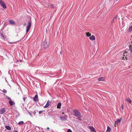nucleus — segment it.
Masks as SVG:
<instances>
[{
  "label": "nucleus",
  "mask_w": 132,
  "mask_h": 132,
  "mask_svg": "<svg viewBox=\"0 0 132 132\" xmlns=\"http://www.w3.org/2000/svg\"><path fill=\"white\" fill-rule=\"evenodd\" d=\"M73 115L77 117L79 120H81V116L80 113L77 110H74L73 111Z\"/></svg>",
  "instance_id": "nucleus-1"
},
{
  "label": "nucleus",
  "mask_w": 132,
  "mask_h": 132,
  "mask_svg": "<svg viewBox=\"0 0 132 132\" xmlns=\"http://www.w3.org/2000/svg\"><path fill=\"white\" fill-rule=\"evenodd\" d=\"M41 46L42 49H45L48 48L49 46V44L47 43V42L45 41L42 42Z\"/></svg>",
  "instance_id": "nucleus-2"
},
{
  "label": "nucleus",
  "mask_w": 132,
  "mask_h": 132,
  "mask_svg": "<svg viewBox=\"0 0 132 132\" xmlns=\"http://www.w3.org/2000/svg\"><path fill=\"white\" fill-rule=\"evenodd\" d=\"M31 21L30 20L29 22H28V24L27 27L26 29V33H27L30 30L31 26Z\"/></svg>",
  "instance_id": "nucleus-3"
},
{
  "label": "nucleus",
  "mask_w": 132,
  "mask_h": 132,
  "mask_svg": "<svg viewBox=\"0 0 132 132\" xmlns=\"http://www.w3.org/2000/svg\"><path fill=\"white\" fill-rule=\"evenodd\" d=\"M0 4L1 6L4 9H5L6 8V6L3 0H0Z\"/></svg>",
  "instance_id": "nucleus-4"
},
{
  "label": "nucleus",
  "mask_w": 132,
  "mask_h": 132,
  "mask_svg": "<svg viewBox=\"0 0 132 132\" xmlns=\"http://www.w3.org/2000/svg\"><path fill=\"white\" fill-rule=\"evenodd\" d=\"M5 109L4 108L0 109V114H3L5 112Z\"/></svg>",
  "instance_id": "nucleus-5"
},
{
  "label": "nucleus",
  "mask_w": 132,
  "mask_h": 132,
  "mask_svg": "<svg viewBox=\"0 0 132 132\" xmlns=\"http://www.w3.org/2000/svg\"><path fill=\"white\" fill-rule=\"evenodd\" d=\"M51 103V102H50V101L48 100L47 102V103L46 105L44 106V108H46L48 107L50 105V103Z\"/></svg>",
  "instance_id": "nucleus-6"
},
{
  "label": "nucleus",
  "mask_w": 132,
  "mask_h": 132,
  "mask_svg": "<svg viewBox=\"0 0 132 132\" xmlns=\"http://www.w3.org/2000/svg\"><path fill=\"white\" fill-rule=\"evenodd\" d=\"M121 119L120 118V119H117V120L116 121H115V125H117L119 123L121 120Z\"/></svg>",
  "instance_id": "nucleus-7"
},
{
  "label": "nucleus",
  "mask_w": 132,
  "mask_h": 132,
  "mask_svg": "<svg viewBox=\"0 0 132 132\" xmlns=\"http://www.w3.org/2000/svg\"><path fill=\"white\" fill-rule=\"evenodd\" d=\"M33 99L34 101L35 102H37L38 101V96L37 94L35 95V97L33 98Z\"/></svg>",
  "instance_id": "nucleus-8"
},
{
  "label": "nucleus",
  "mask_w": 132,
  "mask_h": 132,
  "mask_svg": "<svg viewBox=\"0 0 132 132\" xmlns=\"http://www.w3.org/2000/svg\"><path fill=\"white\" fill-rule=\"evenodd\" d=\"M88 128L89 129L91 130L94 132H96L95 130V128L92 126H89Z\"/></svg>",
  "instance_id": "nucleus-9"
},
{
  "label": "nucleus",
  "mask_w": 132,
  "mask_h": 132,
  "mask_svg": "<svg viewBox=\"0 0 132 132\" xmlns=\"http://www.w3.org/2000/svg\"><path fill=\"white\" fill-rule=\"evenodd\" d=\"M118 16V15H117L115 17H114L113 19L112 22V23H113V22H115L116 21Z\"/></svg>",
  "instance_id": "nucleus-10"
},
{
  "label": "nucleus",
  "mask_w": 132,
  "mask_h": 132,
  "mask_svg": "<svg viewBox=\"0 0 132 132\" xmlns=\"http://www.w3.org/2000/svg\"><path fill=\"white\" fill-rule=\"evenodd\" d=\"M60 118L61 120L62 121H65L67 120V119L64 117L60 116Z\"/></svg>",
  "instance_id": "nucleus-11"
},
{
  "label": "nucleus",
  "mask_w": 132,
  "mask_h": 132,
  "mask_svg": "<svg viewBox=\"0 0 132 132\" xmlns=\"http://www.w3.org/2000/svg\"><path fill=\"white\" fill-rule=\"evenodd\" d=\"M89 39L90 40H94L95 39V37L94 35H92L89 37Z\"/></svg>",
  "instance_id": "nucleus-12"
},
{
  "label": "nucleus",
  "mask_w": 132,
  "mask_h": 132,
  "mask_svg": "<svg viewBox=\"0 0 132 132\" xmlns=\"http://www.w3.org/2000/svg\"><path fill=\"white\" fill-rule=\"evenodd\" d=\"M9 102L11 106H12L14 104H15L11 100L9 101Z\"/></svg>",
  "instance_id": "nucleus-13"
},
{
  "label": "nucleus",
  "mask_w": 132,
  "mask_h": 132,
  "mask_svg": "<svg viewBox=\"0 0 132 132\" xmlns=\"http://www.w3.org/2000/svg\"><path fill=\"white\" fill-rule=\"evenodd\" d=\"M61 103L60 102H59L58 103V104L57 105V108H61Z\"/></svg>",
  "instance_id": "nucleus-14"
},
{
  "label": "nucleus",
  "mask_w": 132,
  "mask_h": 132,
  "mask_svg": "<svg viewBox=\"0 0 132 132\" xmlns=\"http://www.w3.org/2000/svg\"><path fill=\"white\" fill-rule=\"evenodd\" d=\"M10 23L12 24V25H14L15 24V22L13 20H9Z\"/></svg>",
  "instance_id": "nucleus-15"
},
{
  "label": "nucleus",
  "mask_w": 132,
  "mask_h": 132,
  "mask_svg": "<svg viewBox=\"0 0 132 132\" xmlns=\"http://www.w3.org/2000/svg\"><path fill=\"white\" fill-rule=\"evenodd\" d=\"M97 79L98 81H103L104 80V78L103 77H100L98 78Z\"/></svg>",
  "instance_id": "nucleus-16"
},
{
  "label": "nucleus",
  "mask_w": 132,
  "mask_h": 132,
  "mask_svg": "<svg viewBox=\"0 0 132 132\" xmlns=\"http://www.w3.org/2000/svg\"><path fill=\"white\" fill-rule=\"evenodd\" d=\"M5 128L8 130H10L11 129V127L8 126H6L5 127Z\"/></svg>",
  "instance_id": "nucleus-17"
},
{
  "label": "nucleus",
  "mask_w": 132,
  "mask_h": 132,
  "mask_svg": "<svg viewBox=\"0 0 132 132\" xmlns=\"http://www.w3.org/2000/svg\"><path fill=\"white\" fill-rule=\"evenodd\" d=\"M132 31V26H131L128 29V32H130Z\"/></svg>",
  "instance_id": "nucleus-18"
},
{
  "label": "nucleus",
  "mask_w": 132,
  "mask_h": 132,
  "mask_svg": "<svg viewBox=\"0 0 132 132\" xmlns=\"http://www.w3.org/2000/svg\"><path fill=\"white\" fill-rule=\"evenodd\" d=\"M86 35L88 37H89L91 36V34L90 33H89V32H86Z\"/></svg>",
  "instance_id": "nucleus-19"
},
{
  "label": "nucleus",
  "mask_w": 132,
  "mask_h": 132,
  "mask_svg": "<svg viewBox=\"0 0 132 132\" xmlns=\"http://www.w3.org/2000/svg\"><path fill=\"white\" fill-rule=\"evenodd\" d=\"M126 100L127 101L129 102V103H131V100L130 99L127 98V99H126Z\"/></svg>",
  "instance_id": "nucleus-20"
},
{
  "label": "nucleus",
  "mask_w": 132,
  "mask_h": 132,
  "mask_svg": "<svg viewBox=\"0 0 132 132\" xmlns=\"http://www.w3.org/2000/svg\"><path fill=\"white\" fill-rule=\"evenodd\" d=\"M23 123H24V122L22 121H20L18 123V124L19 125H23Z\"/></svg>",
  "instance_id": "nucleus-21"
},
{
  "label": "nucleus",
  "mask_w": 132,
  "mask_h": 132,
  "mask_svg": "<svg viewBox=\"0 0 132 132\" xmlns=\"http://www.w3.org/2000/svg\"><path fill=\"white\" fill-rule=\"evenodd\" d=\"M111 130V128L109 126L108 127L107 131H108V132H109Z\"/></svg>",
  "instance_id": "nucleus-22"
},
{
  "label": "nucleus",
  "mask_w": 132,
  "mask_h": 132,
  "mask_svg": "<svg viewBox=\"0 0 132 132\" xmlns=\"http://www.w3.org/2000/svg\"><path fill=\"white\" fill-rule=\"evenodd\" d=\"M130 51L131 52V57L132 58V46H131V47L129 48Z\"/></svg>",
  "instance_id": "nucleus-23"
},
{
  "label": "nucleus",
  "mask_w": 132,
  "mask_h": 132,
  "mask_svg": "<svg viewBox=\"0 0 132 132\" xmlns=\"http://www.w3.org/2000/svg\"><path fill=\"white\" fill-rule=\"evenodd\" d=\"M44 110H41L39 111V114H40L41 113H43V112H44Z\"/></svg>",
  "instance_id": "nucleus-24"
},
{
  "label": "nucleus",
  "mask_w": 132,
  "mask_h": 132,
  "mask_svg": "<svg viewBox=\"0 0 132 132\" xmlns=\"http://www.w3.org/2000/svg\"><path fill=\"white\" fill-rule=\"evenodd\" d=\"M0 36L1 37H3V38L4 39H5V38H4V37L3 36V34L1 33H0Z\"/></svg>",
  "instance_id": "nucleus-25"
},
{
  "label": "nucleus",
  "mask_w": 132,
  "mask_h": 132,
  "mask_svg": "<svg viewBox=\"0 0 132 132\" xmlns=\"http://www.w3.org/2000/svg\"><path fill=\"white\" fill-rule=\"evenodd\" d=\"M3 92L4 93H6L7 92V91L6 89H4L3 90Z\"/></svg>",
  "instance_id": "nucleus-26"
},
{
  "label": "nucleus",
  "mask_w": 132,
  "mask_h": 132,
  "mask_svg": "<svg viewBox=\"0 0 132 132\" xmlns=\"http://www.w3.org/2000/svg\"><path fill=\"white\" fill-rule=\"evenodd\" d=\"M50 6L52 8H53L54 7V5L53 4H52L50 5Z\"/></svg>",
  "instance_id": "nucleus-27"
},
{
  "label": "nucleus",
  "mask_w": 132,
  "mask_h": 132,
  "mask_svg": "<svg viewBox=\"0 0 132 132\" xmlns=\"http://www.w3.org/2000/svg\"><path fill=\"white\" fill-rule=\"evenodd\" d=\"M6 97L9 100H10V101L11 100V98L7 96H6Z\"/></svg>",
  "instance_id": "nucleus-28"
},
{
  "label": "nucleus",
  "mask_w": 132,
  "mask_h": 132,
  "mask_svg": "<svg viewBox=\"0 0 132 132\" xmlns=\"http://www.w3.org/2000/svg\"><path fill=\"white\" fill-rule=\"evenodd\" d=\"M67 132H72V131L70 129H68V130Z\"/></svg>",
  "instance_id": "nucleus-29"
},
{
  "label": "nucleus",
  "mask_w": 132,
  "mask_h": 132,
  "mask_svg": "<svg viewBox=\"0 0 132 132\" xmlns=\"http://www.w3.org/2000/svg\"><path fill=\"white\" fill-rule=\"evenodd\" d=\"M36 114V111H34V112H33V114H34V115L35 116Z\"/></svg>",
  "instance_id": "nucleus-30"
},
{
  "label": "nucleus",
  "mask_w": 132,
  "mask_h": 132,
  "mask_svg": "<svg viewBox=\"0 0 132 132\" xmlns=\"http://www.w3.org/2000/svg\"><path fill=\"white\" fill-rule=\"evenodd\" d=\"M126 59V60H127V58L126 57H123L122 58V59H123L124 60V59Z\"/></svg>",
  "instance_id": "nucleus-31"
},
{
  "label": "nucleus",
  "mask_w": 132,
  "mask_h": 132,
  "mask_svg": "<svg viewBox=\"0 0 132 132\" xmlns=\"http://www.w3.org/2000/svg\"><path fill=\"white\" fill-rule=\"evenodd\" d=\"M121 108L122 110H123V106L122 105H121Z\"/></svg>",
  "instance_id": "nucleus-32"
},
{
  "label": "nucleus",
  "mask_w": 132,
  "mask_h": 132,
  "mask_svg": "<svg viewBox=\"0 0 132 132\" xmlns=\"http://www.w3.org/2000/svg\"><path fill=\"white\" fill-rule=\"evenodd\" d=\"M26 98V97H23V101H25V99Z\"/></svg>",
  "instance_id": "nucleus-33"
},
{
  "label": "nucleus",
  "mask_w": 132,
  "mask_h": 132,
  "mask_svg": "<svg viewBox=\"0 0 132 132\" xmlns=\"http://www.w3.org/2000/svg\"><path fill=\"white\" fill-rule=\"evenodd\" d=\"M29 114L32 117V115H31V113L30 112H29Z\"/></svg>",
  "instance_id": "nucleus-34"
},
{
  "label": "nucleus",
  "mask_w": 132,
  "mask_h": 132,
  "mask_svg": "<svg viewBox=\"0 0 132 132\" xmlns=\"http://www.w3.org/2000/svg\"><path fill=\"white\" fill-rule=\"evenodd\" d=\"M13 132H18V131H17L16 130H14Z\"/></svg>",
  "instance_id": "nucleus-35"
},
{
  "label": "nucleus",
  "mask_w": 132,
  "mask_h": 132,
  "mask_svg": "<svg viewBox=\"0 0 132 132\" xmlns=\"http://www.w3.org/2000/svg\"><path fill=\"white\" fill-rule=\"evenodd\" d=\"M17 62H18V61H19L20 62H22V60H17Z\"/></svg>",
  "instance_id": "nucleus-36"
},
{
  "label": "nucleus",
  "mask_w": 132,
  "mask_h": 132,
  "mask_svg": "<svg viewBox=\"0 0 132 132\" xmlns=\"http://www.w3.org/2000/svg\"><path fill=\"white\" fill-rule=\"evenodd\" d=\"M9 43L11 44H12L14 43H13V42H9Z\"/></svg>",
  "instance_id": "nucleus-37"
},
{
  "label": "nucleus",
  "mask_w": 132,
  "mask_h": 132,
  "mask_svg": "<svg viewBox=\"0 0 132 132\" xmlns=\"http://www.w3.org/2000/svg\"><path fill=\"white\" fill-rule=\"evenodd\" d=\"M47 129H48V130H49V129H50V128H49V127H47Z\"/></svg>",
  "instance_id": "nucleus-38"
},
{
  "label": "nucleus",
  "mask_w": 132,
  "mask_h": 132,
  "mask_svg": "<svg viewBox=\"0 0 132 132\" xmlns=\"http://www.w3.org/2000/svg\"><path fill=\"white\" fill-rule=\"evenodd\" d=\"M26 25V23H24L23 24V26H25Z\"/></svg>",
  "instance_id": "nucleus-39"
},
{
  "label": "nucleus",
  "mask_w": 132,
  "mask_h": 132,
  "mask_svg": "<svg viewBox=\"0 0 132 132\" xmlns=\"http://www.w3.org/2000/svg\"><path fill=\"white\" fill-rule=\"evenodd\" d=\"M65 117H67L66 115H65Z\"/></svg>",
  "instance_id": "nucleus-40"
},
{
  "label": "nucleus",
  "mask_w": 132,
  "mask_h": 132,
  "mask_svg": "<svg viewBox=\"0 0 132 132\" xmlns=\"http://www.w3.org/2000/svg\"><path fill=\"white\" fill-rule=\"evenodd\" d=\"M131 46V45H130V46L129 47H130V46Z\"/></svg>",
  "instance_id": "nucleus-41"
},
{
  "label": "nucleus",
  "mask_w": 132,
  "mask_h": 132,
  "mask_svg": "<svg viewBox=\"0 0 132 132\" xmlns=\"http://www.w3.org/2000/svg\"><path fill=\"white\" fill-rule=\"evenodd\" d=\"M41 74H43V73H41Z\"/></svg>",
  "instance_id": "nucleus-42"
},
{
  "label": "nucleus",
  "mask_w": 132,
  "mask_h": 132,
  "mask_svg": "<svg viewBox=\"0 0 132 132\" xmlns=\"http://www.w3.org/2000/svg\"><path fill=\"white\" fill-rule=\"evenodd\" d=\"M42 132H44V131H42Z\"/></svg>",
  "instance_id": "nucleus-43"
},
{
  "label": "nucleus",
  "mask_w": 132,
  "mask_h": 132,
  "mask_svg": "<svg viewBox=\"0 0 132 132\" xmlns=\"http://www.w3.org/2000/svg\"><path fill=\"white\" fill-rule=\"evenodd\" d=\"M1 116H0V118H1Z\"/></svg>",
  "instance_id": "nucleus-44"
}]
</instances>
